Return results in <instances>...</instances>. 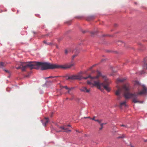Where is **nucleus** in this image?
<instances>
[{
  "mask_svg": "<svg viewBox=\"0 0 147 147\" xmlns=\"http://www.w3.org/2000/svg\"><path fill=\"white\" fill-rule=\"evenodd\" d=\"M29 67L31 69H34L42 71L50 69H53V64L47 62L32 61L28 63L26 65Z\"/></svg>",
  "mask_w": 147,
  "mask_h": 147,
  "instance_id": "f257e3e1",
  "label": "nucleus"
},
{
  "mask_svg": "<svg viewBox=\"0 0 147 147\" xmlns=\"http://www.w3.org/2000/svg\"><path fill=\"white\" fill-rule=\"evenodd\" d=\"M138 95L136 94V93H127L125 94V98L128 99L130 98L133 99L132 101L134 103L138 102L142 103L143 102V101H139L137 100V98Z\"/></svg>",
  "mask_w": 147,
  "mask_h": 147,
  "instance_id": "f03ea898",
  "label": "nucleus"
},
{
  "mask_svg": "<svg viewBox=\"0 0 147 147\" xmlns=\"http://www.w3.org/2000/svg\"><path fill=\"white\" fill-rule=\"evenodd\" d=\"M74 66V63L71 64L70 65H58L56 64H53V69L59 68L66 69L70 68L71 67Z\"/></svg>",
  "mask_w": 147,
  "mask_h": 147,
  "instance_id": "7ed1b4c3",
  "label": "nucleus"
},
{
  "mask_svg": "<svg viewBox=\"0 0 147 147\" xmlns=\"http://www.w3.org/2000/svg\"><path fill=\"white\" fill-rule=\"evenodd\" d=\"M30 61H27L26 62H21L20 63V66L16 67L17 69H21L22 71H26V69L27 67H29L26 66V65L28 64V63Z\"/></svg>",
  "mask_w": 147,
  "mask_h": 147,
  "instance_id": "20e7f679",
  "label": "nucleus"
},
{
  "mask_svg": "<svg viewBox=\"0 0 147 147\" xmlns=\"http://www.w3.org/2000/svg\"><path fill=\"white\" fill-rule=\"evenodd\" d=\"M65 77V78L66 80L76 79L81 80L82 79V77L79 75H74L71 76L67 75Z\"/></svg>",
  "mask_w": 147,
  "mask_h": 147,
  "instance_id": "39448f33",
  "label": "nucleus"
},
{
  "mask_svg": "<svg viewBox=\"0 0 147 147\" xmlns=\"http://www.w3.org/2000/svg\"><path fill=\"white\" fill-rule=\"evenodd\" d=\"M143 64L142 66L143 70L140 71L141 74H144L145 73L144 70H147V61L145 59H144L143 61Z\"/></svg>",
  "mask_w": 147,
  "mask_h": 147,
  "instance_id": "423d86ee",
  "label": "nucleus"
},
{
  "mask_svg": "<svg viewBox=\"0 0 147 147\" xmlns=\"http://www.w3.org/2000/svg\"><path fill=\"white\" fill-rule=\"evenodd\" d=\"M80 30L83 33H85L86 32H88L91 34V36L92 37H94L96 35H97L98 33V31H95L93 32H91L89 31L88 30H84L82 29H81Z\"/></svg>",
  "mask_w": 147,
  "mask_h": 147,
  "instance_id": "0eeeda50",
  "label": "nucleus"
},
{
  "mask_svg": "<svg viewBox=\"0 0 147 147\" xmlns=\"http://www.w3.org/2000/svg\"><path fill=\"white\" fill-rule=\"evenodd\" d=\"M142 86L143 87L142 90L139 92L136 93V94L138 95H139L147 94V88L143 84Z\"/></svg>",
  "mask_w": 147,
  "mask_h": 147,
  "instance_id": "6e6552de",
  "label": "nucleus"
},
{
  "mask_svg": "<svg viewBox=\"0 0 147 147\" xmlns=\"http://www.w3.org/2000/svg\"><path fill=\"white\" fill-rule=\"evenodd\" d=\"M123 88L125 91V92L124 94V96L125 98V95L127 93H131L130 92V88L129 86V85H125L123 87Z\"/></svg>",
  "mask_w": 147,
  "mask_h": 147,
  "instance_id": "1a4fd4ad",
  "label": "nucleus"
},
{
  "mask_svg": "<svg viewBox=\"0 0 147 147\" xmlns=\"http://www.w3.org/2000/svg\"><path fill=\"white\" fill-rule=\"evenodd\" d=\"M103 84V83H100L99 81H94V86H98V88L101 91H102L104 90L103 89H102L101 88V86Z\"/></svg>",
  "mask_w": 147,
  "mask_h": 147,
  "instance_id": "9d476101",
  "label": "nucleus"
},
{
  "mask_svg": "<svg viewBox=\"0 0 147 147\" xmlns=\"http://www.w3.org/2000/svg\"><path fill=\"white\" fill-rule=\"evenodd\" d=\"M102 86L108 92H109L110 90V88L108 86V84L107 83L105 84L103 83V84L102 85Z\"/></svg>",
  "mask_w": 147,
  "mask_h": 147,
  "instance_id": "9b49d317",
  "label": "nucleus"
},
{
  "mask_svg": "<svg viewBox=\"0 0 147 147\" xmlns=\"http://www.w3.org/2000/svg\"><path fill=\"white\" fill-rule=\"evenodd\" d=\"M80 90L82 92H89L90 90L89 89H87V88L85 87H82L80 89Z\"/></svg>",
  "mask_w": 147,
  "mask_h": 147,
  "instance_id": "f8f14e48",
  "label": "nucleus"
},
{
  "mask_svg": "<svg viewBox=\"0 0 147 147\" xmlns=\"http://www.w3.org/2000/svg\"><path fill=\"white\" fill-rule=\"evenodd\" d=\"M95 17L94 15L89 16L86 17V20L88 21H90L94 19Z\"/></svg>",
  "mask_w": 147,
  "mask_h": 147,
  "instance_id": "ddd939ff",
  "label": "nucleus"
},
{
  "mask_svg": "<svg viewBox=\"0 0 147 147\" xmlns=\"http://www.w3.org/2000/svg\"><path fill=\"white\" fill-rule=\"evenodd\" d=\"M73 52H74L76 54L72 56V59H74V58L77 56L78 54L79 53V51L77 48H76L73 51Z\"/></svg>",
  "mask_w": 147,
  "mask_h": 147,
  "instance_id": "4468645a",
  "label": "nucleus"
},
{
  "mask_svg": "<svg viewBox=\"0 0 147 147\" xmlns=\"http://www.w3.org/2000/svg\"><path fill=\"white\" fill-rule=\"evenodd\" d=\"M45 119L46 120L45 121V123L43 122V120H41V122L42 123V124L44 126H45L49 122V118L48 117H45Z\"/></svg>",
  "mask_w": 147,
  "mask_h": 147,
  "instance_id": "2eb2a0df",
  "label": "nucleus"
},
{
  "mask_svg": "<svg viewBox=\"0 0 147 147\" xmlns=\"http://www.w3.org/2000/svg\"><path fill=\"white\" fill-rule=\"evenodd\" d=\"M102 76V74L101 73L98 71H97V76H95L94 77V79H98L99 76Z\"/></svg>",
  "mask_w": 147,
  "mask_h": 147,
  "instance_id": "dca6fc26",
  "label": "nucleus"
},
{
  "mask_svg": "<svg viewBox=\"0 0 147 147\" xmlns=\"http://www.w3.org/2000/svg\"><path fill=\"white\" fill-rule=\"evenodd\" d=\"M82 79L83 78L84 79H87L88 78H90L91 79H94V78L93 77H92L90 75H89L88 76L86 77H83V78H82Z\"/></svg>",
  "mask_w": 147,
  "mask_h": 147,
  "instance_id": "f3484780",
  "label": "nucleus"
},
{
  "mask_svg": "<svg viewBox=\"0 0 147 147\" xmlns=\"http://www.w3.org/2000/svg\"><path fill=\"white\" fill-rule=\"evenodd\" d=\"M53 82V81H47L45 82V83L42 85V86H45V85H47V83H49L50 84H51Z\"/></svg>",
  "mask_w": 147,
  "mask_h": 147,
  "instance_id": "a211bd4d",
  "label": "nucleus"
},
{
  "mask_svg": "<svg viewBox=\"0 0 147 147\" xmlns=\"http://www.w3.org/2000/svg\"><path fill=\"white\" fill-rule=\"evenodd\" d=\"M126 103V102L125 101L121 102L120 105V107H121L123 105H124L125 107H126L127 106V105Z\"/></svg>",
  "mask_w": 147,
  "mask_h": 147,
  "instance_id": "6ab92c4d",
  "label": "nucleus"
},
{
  "mask_svg": "<svg viewBox=\"0 0 147 147\" xmlns=\"http://www.w3.org/2000/svg\"><path fill=\"white\" fill-rule=\"evenodd\" d=\"M115 94L117 96H120V91L119 90H117L115 93Z\"/></svg>",
  "mask_w": 147,
  "mask_h": 147,
  "instance_id": "aec40b11",
  "label": "nucleus"
},
{
  "mask_svg": "<svg viewBox=\"0 0 147 147\" xmlns=\"http://www.w3.org/2000/svg\"><path fill=\"white\" fill-rule=\"evenodd\" d=\"M125 80V79L123 78L122 79H120L119 78H117V81L118 82H124Z\"/></svg>",
  "mask_w": 147,
  "mask_h": 147,
  "instance_id": "412c9836",
  "label": "nucleus"
},
{
  "mask_svg": "<svg viewBox=\"0 0 147 147\" xmlns=\"http://www.w3.org/2000/svg\"><path fill=\"white\" fill-rule=\"evenodd\" d=\"M72 22L71 20H70L68 21H67L65 22V24H67L68 25H70L71 24Z\"/></svg>",
  "mask_w": 147,
  "mask_h": 147,
  "instance_id": "4be33fe9",
  "label": "nucleus"
},
{
  "mask_svg": "<svg viewBox=\"0 0 147 147\" xmlns=\"http://www.w3.org/2000/svg\"><path fill=\"white\" fill-rule=\"evenodd\" d=\"M84 17V16H75L74 18H77L78 19H81L83 18Z\"/></svg>",
  "mask_w": 147,
  "mask_h": 147,
  "instance_id": "5701e85b",
  "label": "nucleus"
},
{
  "mask_svg": "<svg viewBox=\"0 0 147 147\" xmlns=\"http://www.w3.org/2000/svg\"><path fill=\"white\" fill-rule=\"evenodd\" d=\"M119 43H123L124 44V46L125 47H126V45H125V42L121 41H118L117 43V44L118 45H120V44H119Z\"/></svg>",
  "mask_w": 147,
  "mask_h": 147,
  "instance_id": "b1692460",
  "label": "nucleus"
},
{
  "mask_svg": "<svg viewBox=\"0 0 147 147\" xmlns=\"http://www.w3.org/2000/svg\"><path fill=\"white\" fill-rule=\"evenodd\" d=\"M126 137L125 135L124 134H122L121 136H119L117 138L118 139L119 138H125Z\"/></svg>",
  "mask_w": 147,
  "mask_h": 147,
  "instance_id": "393cba45",
  "label": "nucleus"
},
{
  "mask_svg": "<svg viewBox=\"0 0 147 147\" xmlns=\"http://www.w3.org/2000/svg\"><path fill=\"white\" fill-rule=\"evenodd\" d=\"M134 85L135 86H136V85L139 86V85H140V84L139 82H138V81H136L135 82Z\"/></svg>",
  "mask_w": 147,
  "mask_h": 147,
  "instance_id": "a878e982",
  "label": "nucleus"
},
{
  "mask_svg": "<svg viewBox=\"0 0 147 147\" xmlns=\"http://www.w3.org/2000/svg\"><path fill=\"white\" fill-rule=\"evenodd\" d=\"M4 66V63L3 62H1L0 63V68H3V67Z\"/></svg>",
  "mask_w": 147,
  "mask_h": 147,
  "instance_id": "bb28decb",
  "label": "nucleus"
},
{
  "mask_svg": "<svg viewBox=\"0 0 147 147\" xmlns=\"http://www.w3.org/2000/svg\"><path fill=\"white\" fill-rule=\"evenodd\" d=\"M71 130H69L67 128H65L64 131H63L64 132H66L67 133H68L69 132L71 131Z\"/></svg>",
  "mask_w": 147,
  "mask_h": 147,
  "instance_id": "cd10ccee",
  "label": "nucleus"
},
{
  "mask_svg": "<svg viewBox=\"0 0 147 147\" xmlns=\"http://www.w3.org/2000/svg\"><path fill=\"white\" fill-rule=\"evenodd\" d=\"M46 36L51 37L52 36V32L49 33L46 35Z\"/></svg>",
  "mask_w": 147,
  "mask_h": 147,
  "instance_id": "c85d7f7f",
  "label": "nucleus"
},
{
  "mask_svg": "<svg viewBox=\"0 0 147 147\" xmlns=\"http://www.w3.org/2000/svg\"><path fill=\"white\" fill-rule=\"evenodd\" d=\"M106 36H109L110 37H112V36L111 35H107V34H103L102 35V36L103 37Z\"/></svg>",
  "mask_w": 147,
  "mask_h": 147,
  "instance_id": "c756f323",
  "label": "nucleus"
},
{
  "mask_svg": "<svg viewBox=\"0 0 147 147\" xmlns=\"http://www.w3.org/2000/svg\"><path fill=\"white\" fill-rule=\"evenodd\" d=\"M87 83L88 84H89L90 85H91L93 84L92 83V82H91L90 81H88L87 82Z\"/></svg>",
  "mask_w": 147,
  "mask_h": 147,
  "instance_id": "7c9ffc66",
  "label": "nucleus"
},
{
  "mask_svg": "<svg viewBox=\"0 0 147 147\" xmlns=\"http://www.w3.org/2000/svg\"><path fill=\"white\" fill-rule=\"evenodd\" d=\"M100 125L101 126V127L99 128V130H101L103 128V124H101Z\"/></svg>",
  "mask_w": 147,
  "mask_h": 147,
  "instance_id": "2f4dec72",
  "label": "nucleus"
},
{
  "mask_svg": "<svg viewBox=\"0 0 147 147\" xmlns=\"http://www.w3.org/2000/svg\"><path fill=\"white\" fill-rule=\"evenodd\" d=\"M121 126H122V127H127V128H128V127H128L127 126V125H123V124H122V125H121Z\"/></svg>",
  "mask_w": 147,
  "mask_h": 147,
  "instance_id": "473e14b6",
  "label": "nucleus"
},
{
  "mask_svg": "<svg viewBox=\"0 0 147 147\" xmlns=\"http://www.w3.org/2000/svg\"><path fill=\"white\" fill-rule=\"evenodd\" d=\"M43 42L44 44H46V45H48V43H49V42H47L46 41H45V40H44V41H43Z\"/></svg>",
  "mask_w": 147,
  "mask_h": 147,
  "instance_id": "72a5a7b5",
  "label": "nucleus"
},
{
  "mask_svg": "<svg viewBox=\"0 0 147 147\" xmlns=\"http://www.w3.org/2000/svg\"><path fill=\"white\" fill-rule=\"evenodd\" d=\"M30 74H29L28 75H25L24 76V77H25L28 78V77L30 76Z\"/></svg>",
  "mask_w": 147,
  "mask_h": 147,
  "instance_id": "f704fd0d",
  "label": "nucleus"
},
{
  "mask_svg": "<svg viewBox=\"0 0 147 147\" xmlns=\"http://www.w3.org/2000/svg\"><path fill=\"white\" fill-rule=\"evenodd\" d=\"M63 88H65L67 90H69V88H68L67 86H64L63 87Z\"/></svg>",
  "mask_w": 147,
  "mask_h": 147,
  "instance_id": "c9c22d12",
  "label": "nucleus"
},
{
  "mask_svg": "<svg viewBox=\"0 0 147 147\" xmlns=\"http://www.w3.org/2000/svg\"><path fill=\"white\" fill-rule=\"evenodd\" d=\"M53 45H55L56 47V48L57 49H59V47H58V46L55 43H54Z\"/></svg>",
  "mask_w": 147,
  "mask_h": 147,
  "instance_id": "e433bc0d",
  "label": "nucleus"
},
{
  "mask_svg": "<svg viewBox=\"0 0 147 147\" xmlns=\"http://www.w3.org/2000/svg\"><path fill=\"white\" fill-rule=\"evenodd\" d=\"M53 44H54V43H51V42H49L48 43V45H53Z\"/></svg>",
  "mask_w": 147,
  "mask_h": 147,
  "instance_id": "4c0bfd02",
  "label": "nucleus"
},
{
  "mask_svg": "<svg viewBox=\"0 0 147 147\" xmlns=\"http://www.w3.org/2000/svg\"><path fill=\"white\" fill-rule=\"evenodd\" d=\"M60 128L64 130L65 128L63 126H61L60 127Z\"/></svg>",
  "mask_w": 147,
  "mask_h": 147,
  "instance_id": "58836bf2",
  "label": "nucleus"
},
{
  "mask_svg": "<svg viewBox=\"0 0 147 147\" xmlns=\"http://www.w3.org/2000/svg\"><path fill=\"white\" fill-rule=\"evenodd\" d=\"M9 89H10L9 88H7V91L8 92H9L10 91V90H9Z\"/></svg>",
  "mask_w": 147,
  "mask_h": 147,
  "instance_id": "ea45409f",
  "label": "nucleus"
},
{
  "mask_svg": "<svg viewBox=\"0 0 147 147\" xmlns=\"http://www.w3.org/2000/svg\"><path fill=\"white\" fill-rule=\"evenodd\" d=\"M65 54L66 55L68 53V51L66 49L65 50Z\"/></svg>",
  "mask_w": 147,
  "mask_h": 147,
  "instance_id": "a19ab883",
  "label": "nucleus"
},
{
  "mask_svg": "<svg viewBox=\"0 0 147 147\" xmlns=\"http://www.w3.org/2000/svg\"><path fill=\"white\" fill-rule=\"evenodd\" d=\"M3 70H4V71H5L6 72H7V73H10V72H9V71L8 70H6V69H3Z\"/></svg>",
  "mask_w": 147,
  "mask_h": 147,
  "instance_id": "79ce46f5",
  "label": "nucleus"
},
{
  "mask_svg": "<svg viewBox=\"0 0 147 147\" xmlns=\"http://www.w3.org/2000/svg\"><path fill=\"white\" fill-rule=\"evenodd\" d=\"M95 116H94V117L93 118H91L90 119L95 121V119H95Z\"/></svg>",
  "mask_w": 147,
  "mask_h": 147,
  "instance_id": "37998d69",
  "label": "nucleus"
},
{
  "mask_svg": "<svg viewBox=\"0 0 147 147\" xmlns=\"http://www.w3.org/2000/svg\"><path fill=\"white\" fill-rule=\"evenodd\" d=\"M73 62H74V59H72L71 62L72 63L71 64L74 63V65H75V64H74V63H73Z\"/></svg>",
  "mask_w": 147,
  "mask_h": 147,
  "instance_id": "c03bdc74",
  "label": "nucleus"
},
{
  "mask_svg": "<svg viewBox=\"0 0 147 147\" xmlns=\"http://www.w3.org/2000/svg\"><path fill=\"white\" fill-rule=\"evenodd\" d=\"M74 87H71V88H69V90H71L74 89Z\"/></svg>",
  "mask_w": 147,
  "mask_h": 147,
  "instance_id": "a18cd8bd",
  "label": "nucleus"
},
{
  "mask_svg": "<svg viewBox=\"0 0 147 147\" xmlns=\"http://www.w3.org/2000/svg\"><path fill=\"white\" fill-rule=\"evenodd\" d=\"M106 51L107 52H108V53H110V52H111V51L110 50H107Z\"/></svg>",
  "mask_w": 147,
  "mask_h": 147,
  "instance_id": "49530a36",
  "label": "nucleus"
},
{
  "mask_svg": "<svg viewBox=\"0 0 147 147\" xmlns=\"http://www.w3.org/2000/svg\"><path fill=\"white\" fill-rule=\"evenodd\" d=\"M35 15L36 16L39 17V18H40V17L39 15L38 14H35Z\"/></svg>",
  "mask_w": 147,
  "mask_h": 147,
  "instance_id": "de8ad7c7",
  "label": "nucleus"
},
{
  "mask_svg": "<svg viewBox=\"0 0 147 147\" xmlns=\"http://www.w3.org/2000/svg\"><path fill=\"white\" fill-rule=\"evenodd\" d=\"M32 32L34 34H37V33L34 31H32Z\"/></svg>",
  "mask_w": 147,
  "mask_h": 147,
  "instance_id": "09e8293b",
  "label": "nucleus"
},
{
  "mask_svg": "<svg viewBox=\"0 0 147 147\" xmlns=\"http://www.w3.org/2000/svg\"><path fill=\"white\" fill-rule=\"evenodd\" d=\"M62 39V38H59L58 39V40L59 42Z\"/></svg>",
  "mask_w": 147,
  "mask_h": 147,
  "instance_id": "8fccbe9b",
  "label": "nucleus"
},
{
  "mask_svg": "<svg viewBox=\"0 0 147 147\" xmlns=\"http://www.w3.org/2000/svg\"><path fill=\"white\" fill-rule=\"evenodd\" d=\"M50 84L49 83H47V85H46V86L48 87L50 85ZM45 86L46 85H45Z\"/></svg>",
  "mask_w": 147,
  "mask_h": 147,
  "instance_id": "3c124183",
  "label": "nucleus"
},
{
  "mask_svg": "<svg viewBox=\"0 0 147 147\" xmlns=\"http://www.w3.org/2000/svg\"><path fill=\"white\" fill-rule=\"evenodd\" d=\"M101 121L99 120L98 121V122L100 124V125L101 123H101Z\"/></svg>",
  "mask_w": 147,
  "mask_h": 147,
  "instance_id": "603ef678",
  "label": "nucleus"
},
{
  "mask_svg": "<svg viewBox=\"0 0 147 147\" xmlns=\"http://www.w3.org/2000/svg\"><path fill=\"white\" fill-rule=\"evenodd\" d=\"M43 93V92L42 90H41L40 92V93L41 94H42Z\"/></svg>",
  "mask_w": 147,
  "mask_h": 147,
  "instance_id": "864d4df0",
  "label": "nucleus"
},
{
  "mask_svg": "<svg viewBox=\"0 0 147 147\" xmlns=\"http://www.w3.org/2000/svg\"><path fill=\"white\" fill-rule=\"evenodd\" d=\"M48 78H53V76H50L48 77Z\"/></svg>",
  "mask_w": 147,
  "mask_h": 147,
  "instance_id": "5fc2aeb1",
  "label": "nucleus"
},
{
  "mask_svg": "<svg viewBox=\"0 0 147 147\" xmlns=\"http://www.w3.org/2000/svg\"><path fill=\"white\" fill-rule=\"evenodd\" d=\"M107 122H106V123H102L101 124H103V125H106V124H107Z\"/></svg>",
  "mask_w": 147,
  "mask_h": 147,
  "instance_id": "6e6d98bb",
  "label": "nucleus"
},
{
  "mask_svg": "<svg viewBox=\"0 0 147 147\" xmlns=\"http://www.w3.org/2000/svg\"><path fill=\"white\" fill-rule=\"evenodd\" d=\"M144 142H147V139L146 140H144Z\"/></svg>",
  "mask_w": 147,
  "mask_h": 147,
  "instance_id": "4d7b16f0",
  "label": "nucleus"
},
{
  "mask_svg": "<svg viewBox=\"0 0 147 147\" xmlns=\"http://www.w3.org/2000/svg\"><path fill=\"white\" fill-rule=\"evenodd\" d=\"M99 121V120H98V119H95V121H97V122H98Z\"/></svg>",
  "mask_w": 147,
  "mask_h": 147,
  "instance_id": "13d9d810",
  "label": "nucleus"
},
{
  "mask_svg": "<svg viewBox=\"0 0 147 147\" xmlns=\"http://www.w3.org/2000/svg\"><path fill=\"white\" fill-rule=\"evenodd\" d=\"M114 27H115L117 26V25L116 24H115L114 25Z\"/></svg>",
  "mask_w": 147,
  "mask_h": 147,
  "instance_id": "bf43d9fd",
  "label": "nucleus"
},
{
  "mask_svg": "<svg viewBox=\"0 0 147 147\" xmlns=\"http://www.w3.org/2000/svg\"><path fill=\"white\" fill-rule=\"evenodd\" d=\"M53 78H58V76H53Z\"/></svg>",
  "mask_w": 147,
  "mask_h": 147,
  "instance_id": "052dcab7",
  "label": "nucleus"
},
{
  "mask_svg": "<svg viewBox=\"0 0 147 147\" xmlns=\"http://www.w3.org/2000/svg\"><path fill=\"white\" fill-rule=\"evenodd\" d=\"M90 118V117H84V118Z\"/></svg>",
  "mask_w": 147,
  "mask_h": 147,
  "instance_id": "680f3d73",
  "label": "nucleus"
},
{
  "mask_svg": "<svg viewBox=\"0 0 147 147\" xmlns=\"http://www.w3.org/2000/svg\"><path fill=\"white\" fill-rule=\"evenodd\" d=\"M70 90H68L67 91V93H69L70 92Z\"/></svg>",
  "mask_w": 147,
  "mask_h": 147,
  "instance_id": "e2e57ef3",
  "label": "nucleus"
},
{
  "mask_svg": "<svg viewBox=\"0 0 147 147\" xmlns=\"http://www.w3.org/2000/svg\"><path fill=\"white\" fill-rule=\"evenodd\" d=\"M44 78L45 80H46V79H47L48 78V77H45V78Z\"/></svg>",
  "mask_w": 147,
  "mask_h": 147,
  "instance_id": "0e129e2a",
  "label": "nucleus"
},
{
  "mask_svg": "<svg viewBox=\"0 0 147 147\" xmlns=\"http://www.w3.org/2000/svg\"><path fill=\"white\" fill-rule=\"evenodd\" d=\"M16 86V87H17L18 88H19V87L18 86H17V85H15V86Z\"/></svg>",
  "mask_w": 147,
  "mask_h": 147,
  "instance_id": "69168bd1",
  "label": "nucleus"
},
{
  "mask_svg": "<svg viewBox=\"0 0 147 147\" xmlns=\"http://www.w3.org/2000/svg\"><path fill=\"white\" fill-rule=\"evenodd\" d=\"M105 60V59H102V60H101V62H102V61H103L104 60Z\"/></svg>",
  "mask_w": 147,
  "mask_h": 147,
  "instance_id": "338daca9",
  "label": "nucleus"
},
{
  "mask_svg": "<svg viewBox=\"0 0 147 147\" xmlns=\"http://www.w3.org/2000/svg\"><path fill=\"white\" fill-rule=\"evenodd\" d=\"M67 126H69V127H71V126L70 125H67Z\"/></svg>",
  "mask_w": 147,
  "mask_h": 147,
  "instance_id": "774afa93",
  "label": "nucleus"
}]
</instances>
